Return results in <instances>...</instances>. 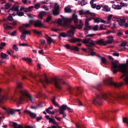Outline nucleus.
I'll list each match as a JSON object with an SVG mask.
<instances>
[{"mask_svg": "<svg viewBox=\"0 0 128 128\" xmlns=\"http://www.w3.org/2000/svg\"><path fill=\"white\" fill-rule=\"evenodd\" d=\"M112 70L113 74H115L118 71L123 73L120 77L121 78L124 76L125 78L124 79L126 84H128V70L125 65L120 64L117 60H115L112 63Z\"/></svg>", "mask_w": 128, "mask_h": 128, "instance_id": "obj_1", "label": "nucleus"}, {"mask_svg": "<svg viewBox=\"0 0 128 128\" xmlns=\"http://www.w3.org/2000/svg\"><path fill=\"white\" fill-rule=\"evenodd\" d=\"M124 97V95L123 93H121L117 95L111 94H107L103 93L97 95L96 98H94L92 103L94 104L97 103L99 104V101L102 98H103L108 102L115 103L118 98H122Z\"/></svg>", "mask_w": 128, "mask_h": 128, "instance_id": "obj_2", "label": "nucleus"}, {"mask_svg": "<svg viewBox=\"0 0 128 128\" xmlns=\"http://www.w3.org/2000/svg\"><path fill=\"white\" fill-rule=\"evenodd\" d=\"M45 82L47 84L54 83L55 87L58 89L60 90L62 88V84H65V82L61 79L55 77L48 80L46 75L44 77Z\"/></svg>", "mask_w": 128, "mask_h": 128, "instance_id": "obj_3", "label": "nucleus"}, {"mask_svg": "<svg viewBox=\"0 0 128 128\" xmlns=\"http://www.w3.org/2000/svg\"><path fill=\"white\" fill-rule=\"evenodd\" d=\"M104 82L106 84L114 86L116 87H119L123 86L124 83L121 82L120 83L117 84L114 83L112 81V78L108 77L106 80H104Z\"/></svg>", "mask_w": 128, "mask_h": 128, "instance_id": "obj_4", "label": "nucleus"}, {"mask_svg": "<svg viewBox=\"0 0 128 128\" xmlns=\"http://www.w3.org/2000/svg\"><path fill=\"white\" fill-rule=\"evenodd\" d=\"M74 20V22L75 23H77L78 22V18L77 16L75 14H74L72 15V18H65L64 20V22L63 24V25L66 26H69V25L68 23H70L72 20Z\"/></svg>", "mask_w": 128, "mask_h": 128, "instance_id": "obj_5", "label": "nucleus"}, {"mask_svg": "<svg viewBox=\"0 0 128 128\" xmlns=\"http://www.w3.org/2000/svg\"><path fill=\"white\" fill-rule=\"evenodd\" d=\"M52 10L53 14L55 16L58 15L59 14V10L60 8L59 6L57 3H55Z\"/></svg>", "mask_w": 128, "mask_h": 128, "instance_id": "obj_6", "label": "nucleus"}, {"mask_svg": "<svg viewBox=\"0 0 128 128\" xmlns=\"http://www.w3.org/2000/svg\"><path fill=\"white\" fill-rule=\"evenodd\" d=\"M20 92L22 95L27 97L32 102H34L32 96L29 94H28V92L26 90H22L20 91Z\"/></svg>", "mask_w": 128, "mask_h": 128, "instance_id": "obj_7", "label": "nucleus"}, {"mask_svg": "<svg viewBox=\"0 0 128 128\" xmlns=\"http://www.w3.org/2000/svg\"><path fill=\"white\" fill-rule=\"evenodd\" d=\"M82 42L84 44H88V45H92V46H94L96 45L95 42L92 40L90 38H86L83 39Z\"/></svg>", "mask_w": 128, "mask_h": 128, "instance_id": "obj_8", "label": "nucleus"}, {"mask_svg": "<svg viewBox=\"0 0 128 128\" xmlns=\"http://www.w3.org/2000/svg\"><path fill=\"white\" fill-rule=\"evenodd\" d=\"M95 44L100 46H105L106 45V42L103 39H100L95 41Z\"/></svg>", "mask_w": 128, "mask_h": 128, "instance_id": "obj_9", "label": "nucleus"}, {"mask_svg": "<svg viewBox=\"0 0 128 128\" xmlns=\"http://www.w3.org/2000/svg\"><path fill=\"white\" fill-rule=\"evenodd\" d=\"M92 19L94 20L95 22L98 23L100 22L103 23L105 24H108L109 22H108L106 21L102 20L100 18H92Z\"/></svg>", "mask_w": 128, "mask_h": 128, "instance_id": "obj_10", "label": "nucleus"}, {"mask_svg": "<svg viewBox=\"0 0 128 128\" xmlns=\"http://www.w3.org/2000/svg\"><path fill=\"white\" fill-rule=\"evenodd\" d=\"M30 22L32 24H34L35 27L40 26V21L39 20H30Z\"/></svg>", "mask_w": 128, "mask_h": 128, "instance_id": "obj_11", "label": "nucleus"}, {"mask_svg": "<svg viewBox=\"0 0 128 128\" xmlns=\"http://www.w3.org/2000/svg\"><path fill=\"white\" fill-rule=\"evenodd\" d=\"M68 108V106L66 105H63L59 108L60 110V114L62 113V112H64V111L65 110Z\"/></svg>", "mask_w": 128, "mask_h": 128, "instance_id": "obj_12", "label": "nucleus"}, {"mask_svg": "<svg viewBox=\"0 0 128 128\" xmlns=\"http://www.w3.org/2000/svg\"><path fill=\"white\" fill-rule=\"evenodd\" d=\"M117 21L118 22L119 24L121 26L124 25L126 21V19L125 18L122 19H118Z\"/></svg>", "mask_w": 128, "mask_h": 128, "instance_id": "obj_13", "label": "nucleus"}, {"mask_svg": "<svg viewBox=\"0 0 128 128\" xmlns=\"http://www.w3.org/2000/svg\"><path fill=\"white\" fill-rule=\"evenodd\" d=\"M69 41L71 43H75L76 42H80L82 41V39L80 38H73L70 39Z\"/></svg>", "mask_w": 128, "mask_h": 128, "instance_id": "obj_14", "label": "nucleus"}, {"mask_svg": "<svg viewBox=\"0 0 128 128\" xmlns=\"http://www.w3.org/2000/svg\"><path fill=\"white\" fill-rule=\"evenodd\" d=\"M108 37V40L105 41L106 45L108 44H111L113 41V38L112 36H109Z\"/></svg>", "mask_w": 128, "mask_h": 128, "instance_id": "obj_15", "label": "nucleus"}, {"mask_svg": "<svg viewBox=\"0 0 128 128\" xmlns=\"http://www.w3.org/2000/svg\"><path fill=\"white\" fill-rule=\"evenodd\" d=\"M18 9L19 7L18 6H13L10 10V12H13H13H14V14L16 13H17V12L18 11Z\"/></svg>", "mask_w": 128, "mask_h": 128, "instance_id": "obj_16", "label": "nucleus"}, {"mask_svg": "<svg viewBox=\"0 0 128 128\" xmlns=\"http://www.w3.org/2000/svg\"><path fill=\"white\" fill-rule=\"evenodd\" d=\"M24 112L27 113L32 118H35L36 116V114H34L33 112H31L30 111L26 110L24 111Z\"/></svg>", "mask_w": 128, "mask_h": 128, "instance_id": "obj_17", "label": "nucleus"}, {"mask_svg": "<svg viewBox=\"0 0 128 128\" xmlns=\"http://www.w3.org/2000/svg\"><path fill=\"white\" fill-rule=\"evenodd\" d=\"M20 31L22 32V33L24 34H29L30 33V31L24 30L22 27H20Z\"/></svg>", "mask_w": 128, "mask_h": 128, "instance_id": "obj_18", "label": "nucleus"}, {"mask_svg": "<svg viewBox=\"0 0 128 128\" xmlns=\"http://www.w3.org/2000/svg\"><path fill=\"white\" fill-rule=\"evenodd\" d=\"M64 11L65 12L70 13L72 12V10L70 9L69 6H68L64 8Z\"/></svg>", "mask_w": 128, "mask_h": 128, "instance_id": "obj_19", "label": "nucleus"}, {"mask_svg": "<svg viewBox=\"0 0 128 128\" xmlns=\"http://www.w3.org/2000/svg\"><path fill=\"white\" fill-rule=\"evenodd\" d=\"M89 10H82L79 11V13L80 15L83 14L87 15L88 13H89Z\"/></svg>", "mask_w": 128, "mask_h": 128, "instance_id": "obj_20", "label": "nucleus"}, {"mask_svg": "<svg viewBox=\"0 0 128 128\" xmlns=\"http://www.w3.org/2000/svg\"><path fill=\"white\" fill-rule=\"evenodd\" d=\"M34 6H31L29 7L28 8H26L24 12H32L33 10V8Z\"/></svg>", "mask_w": 128, "mask_h": 128, "instance_id": "obj_21", "label": "nucleus"}, {"mask_svg": "<svg viewBox=\"0 0 128 128\" xmlns=\"http://www.w3.org/2000/svg\"><path fill=\"white\" fill-rule=\"evenodd\" d=\"M7 114L11 115H13L15 113L14 110L13 109H9L8 110H7Z\"/></svg>", "mask_w": 128, "mask_h": 128, "instance_id": "obj_22", "label": "nucleus"}, {"mask_svg": "<svg viewBox=\"0 0 128 128\" xmlns=\"http://www.w3.org/2000/svg\"><path fill=\"white\" fill-rule=\"evenodd\" d=\"M74 32L71 30L68 31L67 32V36L72 37L74 35Z\"/></svg>", "mask_w": 128, "mask_h": 128, "instance_id": "obj_23", "label": "nucleus"}, {"mask_svg": "<svg viewBox=\"0 0 128 128\" xmlns=\"http://www.w3.org/2000/svg\"><path fill=\"white\" fill-rule=\"evenodd\" d=\"M12 125L14 128H24L21 125H18L17 123L14 122H13Z\"/></svg>", "mask_w": 128, "mask_h": 128, "instance_id": "obj_24", "label": "nucleus"}, {"mask_svg": "<svg viewBox=\"0 0 128 128\" xmlns=\"http://www.w3.org/2000/svg\"><path fill=\"white\" fill-rule=\"evenodd\" d=\"M32 24L30 22V20L29 21V23L28 24H22V26L20 27H22L24 28V27L28 28Z\"/></svg>", "mask_w": 128, "mask_h": 128, "instance_id": "obj_25", "label": "nucleus"}, {"mask_svg": "<svg viewBox=\"0 0 128 128\" xmlns=\"http://www.w3.org/2000/svg\"><path fill=\"white\" fill-rule=\"evenodd\" d=\"M112 8L114 9L120 10L122 7L120 5H117L116 6L115 4H113L112 5Z\"/></svg>", "mask_w": 128, "mask_h": 128, "instance_id": "obj_26", "label": "nucleus"}, {"mask_svg": "<svg viewBox=\"0 0 128 128\" xmlns=\"http://www.w3.org/2000/svg\"><path fill=\"white\" fill-rule=\"evenodd\" d=\"M47 40L48 44L50 45L52 42H54V40L52 39V38L49 37L48 36L47 38Z\"/></svg>", "mask_w": 128, "mask_h": 128, "instance_id": "obj_27", "label": "nucleus"}, {"mask_svg": "<svg viewBox=\"0 0 128 128\" xmlns=\"http://www.w3.org/2000/svg\"><path fill=\"white\" fill-rule=\"evenodd\" d=\"M24 13L23 12H20L18 11L16 13L14 14V12H13V14H12V15H13L14 16H15L16 14H17L19 16H24Z\"/></svg>", "mask_w": 128, "mask_h": 128, "instance_id": "obj_28", "label": "nucleus"}, {"mask_svg": "<svg viewBox=\"0 0 128 128\" xmlns=\"http://www.w3.org/2000/svg\"><path fill=\"white\" fill-rule=\"evenodd\" d=\"M110 10V8L108 7L107 5H105L103 7V8L102 10L106 12L109 11Z\"/></svg>", "mask_w": 128, "mask_h": 128, "instance_id": "obj_29", "label": "nucleus"}, {"mask_svg": "<svg viewBox=\"0 0 128 128\" xmlns=\"http://www.w3.org/2000/svg\"><path fill=\"white\" fill-rule=\"evenodd\" d=\"M85 27L84 28V30H89L91 29L92 26H90L89 24H85Z\"/></svg>", "mask_w": 128, "mask_h": 128, "instance_id": "obj_30", "label": "nucleus"}, {"mask_svg": "<svg viewBox=\"0 0 128 128\" xmlns=\"http://www.w3.org/2000/svg\"><path fill=\"white\" fill-rule=\"evenodd\" d=\"M98 25H96L92 26L91 29L93 30L97 31L98 30Z\"/></svg>", "mask_w": 128, "mask_h": 128, "instance_id": "obj_31", "label": "nucleus"}, {"mask_svg": "<svg viewBox=\"0 0 128 128\" xmlns=\"http://www.w3.org/2000/svg\"><path fill=\"white\" fill-rule=\"evenodd\" d=\"M24 60L26 61L30 65H31L32 62V59L31 58H24Z\"/></svg>", "mask_w": 128, "mask_h": 128, "instance_id": "obj_32", "label": "nucleus"}, {"mask_svg": "<svg viewBox=\"0 0 128 128\" xmlns=\"http://www.w3.org/2000/svg\"><path fill=\"white\" fill-rule=\"evenodd\" d=\"M67 36V35L66 33L64 32H62L60 34V36H59V38H60V36L63 37H65Z\"/></svg>", "mask_w": 128, "mask_h": 128, "instance_id": "obj_33", "label": "nucleus"}, {"mask_svg": "<svg viewBox=\"0 0 128 128\" xmlns=\"http://www.w3.org/2000/svg\"><path fill=\"white\" fill-rule=\"evenodd\" d=\"M102 62L104 64H106L107 63V61L106 58L104 57H102L101 59Z\"/></svg>", "mask_w": 128, "mask_h": 128, "instance_id": "obj_34", "label": "nucleus"}, {"mask_svg": "<svg viewBox=\"0 0 128 128\" xmlns=\"http://www.w3.org/2000/svg\"><path fill=\"white\" fill-rule=\"evenodd\" d=\"M74 50L76 52H78L79 51L80 49L77 46H72L71 48V50Z\"/></svg>", "mask_w": 128, "mask_h": 128, "instance_id": "obj_35", "label": "nucleus"}, {"mask_svg": "<svg viewBox=\"0 0 128 128\" xmlns=\"http://www.w3.org/2000/svg\"><path fill=\"white\" fill-rule=\"evenodd\" d=\"M76 126L77 128H84L83 125L80 123H78L76 124Z\"/></svg>", "mask_w": 128, "mask_h": 128, "instance_id": "obj_36", "label": "nucleus"}, {"mask_svg": "<svg viewBox=\"0 0 128 128\" xmlns=\"http://www.w3.org/2000/svg\"><path fill=\"white\" fill-rule=\"evenodd\" d=\"M86 46L88 47V48L89 49V51H93L94 49L92 48V45H88V44H86Z\"/></svg>", "mask_w": 128, "mask_h": 128, "instance_id": "obj_37", "label": "nucleus"}, {"mask_svg": "<svg viewBox=\"0 0 128 128\" xmlns=\"http://www.w3.org/2000/svg\"><path fill=\"white\" fill-rule=\"evenodd\" d=\"M65 18H64V19ZM61 22H62V19H61L60 18H59L58 21H57V23L58 24V25H61V26H64L63 25V24H64V23L62 24H61Z\"/></svg>", "mask_w": 128, "mask_h": 128, "instance_id": "obj_38", "label": "nucleus"}, {"mask_svg": "<svg viewBox=\"0 0 128 128\" xmlns=\"http://www.w3.org/2000/svg\"><path fill=\"white\" fill-rule=\"evenodd\" d=\"M49 122H52L53 124L56 125L57 124V123L55 121V120L52 118H50V120H49Z\"/></svg>", "mask_w": 128, "mask_h": 128, "instance_id": "obj_39", "label": "nucleus"}, {"mask_svg": "<svg viewBox=\"0 0 128 128\" xmlns=\"http://www.w3.org/2000/svg\"><path fill=\"white\" fill-rule=\"evenodd\" d=\"M70 23H68V24L69 25V26L68 27H70L71 28V30L72 31H73L74 32V30L76 28V26H70V24H69Z\"/></svg>", "mask_w": 128, "mask_h": 128, "instance_id": "obj_40", "label": "nucleus"}, {"mask_svg": "<svg viewBox=\"0 0 128 128\" xmlns=\"http://www.w3.org/2000/svg\"><path fill=\"white\" fill-rule=\"evenodd\" d=\"M46 14V12L44 11L40 12V19H42V16H45Z\"/></svg>", "mask_w": 128, "mask_h": 128, "instance_id": "obj_41", "label": "nucleus"}, {"mask_svg": "<svg viewBox=\"0 0 128 128\" xmlns=\"http://www.w3.org/2000/svg\"><path fill=\"white\" fill-rule=\"evenodd\" d=\"M92 18L90 17L88 18H87L85 20V24H89L88 22L89 21H90L92 19Z\"/></svg>", "mask_w": 128, "mask_h": 128, "instance_id": "obj_42", "label": "nucleus"}, {"mask_svg": "<svg viewBox=\"0 0 128 128\" xmlns=\"http://www.w3.org/2000/svg\"><path fill=\"white\" fill-rule=\"evenodd\" d=\"M106 29V26L104 24H102L100 26L99 30H104Z\"/></svg>", "mask_w": 128, "mask_h": 128, "instance_id": "obj_43", "label": "nucleus"}, {"mask_svg": "<svg viewBox=\"0 0 128 128\" xmlns=\"http://www.w3.org/2000/svg\"><path fill=\"white\" fill-rule=\"evenodd\" d=\"M83 25V24L82 23L80 22L79 25H76V28L79 29H81L82 28Z\"/></svg>", "mask_w": 128, "mask_h": 128, "instance_id": "obj_44", "label": "nucleus"}, {"mask_svg": "<svg viewBox=\"0 0 128 128\" xmlns=\"http://www.w3.org/2000/svg\"><path fill=\"white\" fill-rule=\"evenodd\" d=\"M17 87L20 88H22L23 87L22 84V82H18L17 83Z\"/></svg>", "mask_w": 128, "mask_h": 128, "instance_id": "obj_45", "label": "nucleus"}, {"mask_svg": "<svg viewBox=\"0 0 128 128\" xmlns=\"http://www.w3.org/2000/svg\"><path fill=\"white\" fill-rule=\"evenodd\" d=\"M1 56L2 58L4 59L6 58L8 56V55L6 54H4L2 52H1Z\"/></svg>", "mask_w": 128, "mask_h": 128, "instance_id": "obj_46", "label": "nucleus"}, {"mask_svg": "<svg viewBox=\"0 0 128 128\" xmlns=\"http://www.w3.org/2000/svg\"><path fill=\"white\" fill-rule=\"evenodd\" d=\"M52 101L53 104L56 106H58V104H56L55 102V98L54 97H53V98L51 100Z\"/></svg>", "mask_w": 128, "mask_h": 128, "instance_id": "obj_47", "label": "nucleus"}, {"mask_svg": "<svg viewBox=\"0 0 128 128\" xmlns=\"http://www.w3.org/2000/svg\"><path fill=\"white\" fill-rule=\"evenodd\" d=\"M112 15H110L109 16H108L107 20L108 21H107V22H109L108 24L110 23V21L111 20V18H112Z\"/></svg>", "mask_w": 128, "mask_h": 128, "instance_id": "obj_48", "label": "nucleus"}, {"mask_svg": "<svg viewBox=\"0 0 128 128\" xmlns=\"http://www.w3.org/2000/svg\"><path fill=\"white\" fill-rule=\"evenodd\" d=\"M127 44V42L126 41H124L122 43L120 46H121L124 47L126 46Z\"/></svg>", "mask_w": 128, "mask_h": 128, "instance_id": "obj_49", "label": "nucleus"}, {"mask_svg": "<svg viewBox=\"0 0 128 128\" xmlns=\"http://www.w3.org/2000/svg\"><path fill=\"white\" fill-rule=\"evenodd\" d=\"M89 13H88V15H90L91 16L93 17H95L96 16V14H95L90 12L89 10Z\"/></svg>", "mask_w": 128, "mask_h": 128, "instance_id": "obj_50", "label": "nucleus"}, {"mask_svg": "<svg viewBox=\"0 0 128 128\" xmlns=\"http://www.w3.org/2000/svg\"><path fill=\"white\" fill-rule=\"evenodd\" d=\"M77 92L76 95V96H78L79 94H81V91L80 88H77Z\"/></svg>", "mask_w": 128, "mask_h": 128, "instance_id": "obj_51", "label": "nucleus"}, {"mask_svg": "<svg viewBox=\"0 0 128 128\" xmlns=\"http://www.w3.org/2000/svg\"><path fill=\"white\" fill-rule=\"evenodd\" d=\"M2 89L0 88V92L1 91ZM4 98L3 96L0 94V103H2V100Z\"/></svg>", "mask_w": 128, "mask_h": 128, "instance_id": "obj_52", "label": "nucleus"}, {"mask_svg": "<svg viewBox=\"0 0 128 128\" xmlns=\"http://www.w3.org/2000/svg\"><path fill=\"white\" fill-rule=\"evenodd\" d=\"M35 8L36 9H38L40 7V4L39 3H37L35 4L34 6Z\"/></svg>", "mask_w": 128, "mask_h": 128, "instance_id": "obj_53", "label": "nucleus"}, {"mask_svg": "<svg viewBox=\"0 0 128 128\" xmlns=\"http://www.w3.org/2000/svg\"><path fill=\"white\" fill-rule=\"evenodd\" d=\"M66 48L68 49H70L71 50V48H72V46H70V45L68 44H66L64 46Z\"/></svg>", "mask_w": 128, "mask_h": 128, "instance_id": "obj_54", "label": "nucleus"}, {"mask_svg": "<svg viewBox=\"0 0 128 128\" xmlns=\"http://www.w3.org/2000/svg\"><path fill=\"white\" fill-rule=\"evenodd\" d=\"M53 108L51 106L50 107L48 108V109H47L46 111L48 113L50 114L51 111H50V110L52 109Z\"/></svg>", "mask_w": 128, "mask_h": 128, "instance_id": "obj_55", "label": "nucleus"}, {"mask_svg": "<svg viewBox=\"0 0 128 128\" xmlns=\"http://www.w3.org/2000/svg\"><path fill=\"white\" fill-rule=\"evenodd\" d=\"M12 48L14 49L16 51H18V48L17 47L16 45L14 44L12 46Z\"/></svg>", "mask_w": 128, "mask_h": 128, "instance_id": "obj_56", "label": "nucleus"}, {"mask_svg": "<svg viewBox=\"0 0 128 128\" xmlns=\"http://www.w3.org/2000/svg\"><path fill=\"white\" fill-rule=\"evenodd\" d=\"M24 34L22 33V34L21 35L20 38L22 40H24L26 36V35H24Z\"/></svg>", "mask_w": 128, "mask_h": 128, "instance_id": "obj_57", "label": "nucleus"}, {"mask_svg": "<svg viewBox=\"0 0 128 128\" xmlns=\"http://www.w3.org/2000/svg\"><path fill=\"white\" fill-rule=\"evenodd\" d=\"M120 4L121 5V6H128V4L126 3H124L123 2H120Z\"/></svg>", "mask_w": 128, "mask_h": 128, "instance_id": "obj_58", "label": "nucleus"}, {"mask_svg": "<svg viewBox=\"0 0 128 128\" xmlns=\"http://www.w3.org/2000/svg\"><path fill=\"white\" fill-rule=\"evenodd\" d=\"M94 3H91V2H90V4L91 5L92 7L93 8H96V4H94Z\"/></svg>", "mask_w": 128, "mask_h": 128, "instance_id": "obj_59", "label": "nucleus"}, {"mask_svg": "<svg viewBox=\"0 0 128 128\" xmlns=\"http://www.w3.org/2000/svg\"><path fill=\"white\" fill-rule=\"evenodd\" d=\"M10 6L8 4H6L5 6V9H8L10 7Z\"/></svg>", "mask_w": 128, "mask_h": 128, "instance_id": "obj_60", "label": "nucleus"}, {"mask_svg": "<svg viewBox=\"0 0 128 128\" xmlns=\"http://www.w3.org/2000/svg\"><path fill=\"white\" fill-rule=\"evenodd\" d=\"M42 8L46 10H49V8H48L47 6L44 5L42 6Z\"/></svg>", "mask_w": 128, "mask_h": 128, "instance_id": "obj_61", "label": "nucleus"}, {"mask_svg": "<svg viewBox=\"0 0 128 128\" xmlns=\"http://www.w3.org/2000/svg\"><path fill=\"white\" fill-rule=\"evenodd\" d=\"M123 121L124 122L126 123L128 122V119L127 118H123Z\"/></svg>", "mask_w": 128, "mask_h": 128, "instance_id": "obj_62", "label": "nucleus"}, {"mask_svg": "<svg viewBox=\"0 0 128 128\" xmlns=\"http://www.w3.org/2000/svg\"><path fill=\"white\" fill-rule=\"evenodd\" d=\"M52 17L50 16H49L47 18L46 21L47 22H49L51 19Z\"/></svg>", "mask_w": 128, "mask_h": 128, "instance_id": "obj_63", "label": "nucleus"}, {"mask_svg": "<svg viewBox=\"0 0 128 128\" xmlns=\"http://www.w3.org/2000/svg\"><path fill=\"white\" fill-rule=\"evenodd\" d=\"M45 43V41L44 40H40V45H44Z\"/></svg>", "mask_w": 128, "mask_h": 128, "instance_id": "obj_64", "label": "nucleus"}]
</instances>
